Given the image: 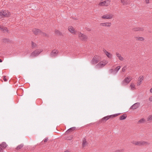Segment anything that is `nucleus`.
I'll return each instance as SVG.
<instances>
[{
  "label": "nucleus",
  "instance_id": "1",
  "mask_svg": "<svg viewBox=\"0 0 152 152\" xmlns=\"http://www.w3.org/2000/svg\"><path fill=\"white\" fill-rule=\"evenodd\" d=\"M119 115V114H116L114 115H107L105 116L102 118L101 120L99 121V122L104 123L106 121L111 118H113L116 117Z\"/></svg>",
  "mask_w": 152,
  "mask_h": 152
},
{
  "label": "nucleus",
  "instance_id": "2",
  "mask_svg": "<svg viewBox=\"0 0 152 152\" xmlns=\"http://www.w3.org/2000/svg\"><path fill=\"white\" fill-rule=\"evenodd\" d=\"M132 143L136 145H149L150 143L141 140L140 141H133Z\"/></svg>",
  "mask_w": 152,
  "mask_h": 152
},
{
  "label": "nucleus",
  "instance_id": "3",
  "mask_svg": "<svg viewBox=\"0 0 152 152\" xmlns=\"http://www.w3.org/2000/svg\"><path fill=\"white\" fill-rule=\"evenodd\" d=\"M10 15V13L7 10H2L0 12V16L2 18L9 17Z\"/></svg>",
  "mask_w": 152,
  "mask_h": 152
},
{
  "label": "nucleus",
  "instance_id": "4",
  "mask_svg": "<svg viewBox=\"0 0 152 152\" xmlns=\"http://www.w3.org/2000/svg\"><path fill=\"white\" fill-rule=\"evenodd\" d=\"M100 61V57L97 55L95 56L91 60V63L92 65L98 63Z\"/></svg>",
  "mask_w": 152,
  "mask_h": 152
},
{
  "label": "nucleus",
  "instance_id": "5",
  "mask_svg": "<svg viewBox=\"0 0 152 152\" xmlns=\"http://www.w3.org/2000/svg\"><path fill=\"white\" fill-rule=\"evenodd\" d=\"M132 79V78L131 77L129 76L126 77L122 82V85L123 86L127 85L130 82Z\"/></svg>",
  "mask_w": 152,
  "mask_h": 152
},
{
  "label": "nucleus",
  "instance_id": "6",
  "mask_svg": "<svg viewBox=\"0 0 152 152\" xmlns=\"http://www.w3.org/2000/svg\"><path fill=\"white\" fill-rule=\"evenodd\" d=\"M121 68L120 66L117 67L114 69H111L109 71V72L110 74H113V75L116 74Z\"/></svg>",
  "mask_w": 152,
  "mask_h": 152
},
{
  "label": "nucleus",
  "instance_id": "7",
  "mask_svg": "<svg viewBox=\"0 0 152 152\" xmlns=\"http://www.w3.org/2000/svg\"><path fill=\"white\" fill-rule=\"evenodd\" d=\"M58 51L57 50L54 49L52 50L50 54V56L52 57H55L57 56Z\"/></svg>",
  "mask_w": 152,
  "mask_h": 152
},
{
  "label": "nucleus",
  "instance_id": "8",
  "mask_svg": "<svg viewBox=\"0 0 152 152\" xmlns=\"http://www.w3.org/2000/svg\"><path fill=\"white\" fill-rule=\"evenodd\" d=\"M42 51L41 50H36L31 53L30 56L33 57L37 56H38Z\"/></svg>",
  "mask_w": 152,
  "mask_h": 152
},
{
  "label": "nucleus",
  "instance_id": "9",
  "mask_svg": "<svg viewBox=\"0 0 152 152\" xmlns=\"http://www.w3.org/2000/svg\"><path fill=\"white\" fill-rule=\"evenodd\" d=\"M79 37L80 39L82 41H86L87 39V37L86 35L80 33H79Z\"/></svg>",
  "mask_w": 152,
  "mask_h": 152
},
{
  "label": "nucleus",
  "instance_id": "10",
  "mask_svg": "<svg viewBox=\"0 0 152 152\" xmlns=\"http://www.w3.org/2000/svg\"><path fill=\"white\" fill-rule=\"evenodd\" d=\"M113 15L111 14H107L103 15L102 18L103 19H110L112 18Z\"/></svg>",
  "mask_w": 152,
  "mask_h": 152
},
{
  "label": "nucleus",
  "instance_id": "11",
  "mask_svg": "<svg viewBox=\"0 0 152 152\" xmlns=\"http://www.w3.org/2000/svg\"><path fill=\"white\" fill-rule=\"evenodd\" d=\"M140 105V103L139 102H137L135 103L133 105L130 107V109H132L133 110L136 109L139 107Z\"/></svg>",
  "mask_w": 152,
  "mask_h": 152
},
{
  "label": "nucleus",
  "instance_id": "12",
  "mask_svg": "<svg viewBox=\"0 0 152 152\" xmlns=\"http://www.w3.org/2000/svg\"><path fill=\"white\" fill-rule=\"evenodd\" d=\"M32 31L34 33L35 35H38L40 34H42L41 31L38 29L34 28Z\"/></svg>",
  "mask_w": 152,
  "mask_h": 152
},
{
  "label": "nucleus",
  "instance_id": "13",
  "mask_svg": "<svg viewBox=\"0 0 152 152\" xmlns=\"http://www.w3.org/2000/svg\"><path fill=\"white\" fill-rule=\"evenodd\" d=\"M111 23H103L100 24V26H103L110 27L111 25Z\"/></svg>",
  "mask_w": 152,
  "mask_h": 152
},
{
  "label": "nucleus",
  "instance_id": "14",
  "mask_svg": "<svg viewBox=\"0 0 152 152\" xmlns=\"http://www.w3.org/2000/svg\"><path fill=\"white\" fill-rule=\"evenodd\" d=\"M75 129L76 127H73L69 129L65 132V134H66L72 132Z\"/></svg>",
  "mask_w": 152,
  "mask_h": 152
},
{
  "label": "nucleus",
  "instance_id": "15",
  "mask_svg": "<svg viewBox=\"0 0 152 152\" xmlns=\"http://www.w3.org/2000/svg\"><path fill=\"white\" fill-rule=\"evenodd\" d=\"M121 1L124 5H127L129 4L130 0H121Z\"/></svg>",
  "mask_w": 152,
  "mask_h": 152
},
{
  "label": "nucleus",
  "instance_id": "16",
  "mask_svg": "<svg viewBox=\"0 0 152 152\" xmlns=\"http://www.w3.org/2000/svg\"><path fill=\"white\" fill-rule=\"evenodd\" d=\"M132 30L134 31H143L144 30V29L142 27H134Z\"/></svg>",
  "mask_w": 152,
  "mask_h": 152
},
{
  "label": "nucleus",
  "instance_id": "17",
  "mask_svg": "<svg viewBox=\"0 0 152 152\" xmlns=\"http://www.w3.org/2000/svg\"><path fill=\"white\" fill-rule=\"evenodd\" d=\"M105 64V63L104 64L103 62H100L96 66V67L97 68H99L104 66Z\"/></svg>",
  "mask_w": 152,
  "mask_h": 152
},
{
  "label": "nucleus",
  "instance_id": "18",
  "mask_svg": "<svg viewBox=\"0 0 152 152\" xmlns=\"http://www.w3.org/2000/svg\"><path fill=\"white\" fill-rule=\"evenodd\" d=\"M69 31L71 33L73 34L75 33V31L74 28L72 26H69L68 27Z\"/></svg>",
  "mask_w": 152,
  "mask_h": 152
},
{
  "label": "nucleus",
  "instance_id": "19",
  "mask_svg": "<svg viewBox=\"0 0 152 152\" xmlns=\"http://www.w3.org/2000/svg\"><path fill=\"white\" fill-rule=\"evenodd\" d=\"M108 1H104L102 2H100L99 4V5L100 6H107L108 5V4L107 3Z\"/></svg>",
  "mask_w": 152,
  "mask_h": 152
},
{
  "label": "nucleus",
  "instance_id": "20",
  "mask_svg": "<svg viewBox=\"0 0 152 152\" xmlns=\"http://www.w3.org/2000/svg\"><path fill=\"white\" fill-rule=\"evenodd\" d=\"M103 51L108 58H112V55L110 53H109L108 52L105 50H103Z\"/></svg>",
  "mask_w": 152,
  "mask_h": 152
},
{
  "label": "nucleus",
  "instance_id": "21",
  "mask_svg": "<svg viewBox=\"0 0 152 152\" xmlns=\"http://www.w3.org/2000/svg\"><path fill=\"white\" fill-rule=\"evenodd\" d=\"M0 29L3 31L4 32H8V30L6 27H4L3 26L0 25Z\"/></svg>",
  "mask_w": 152,
  "mask_h": 152
},
{
  "label": "nucleus",
  "instance_id": "22",
  "mask_svg": "<svg viewBox=\"0 0 152 152\" xmlns=\"http://www.w3.org/2000/svg\"><path fill=\"white\" fill-rule=\"evenodd\" d=\"M116 55L117 56V57L119 58V60L120 61H123L124 60L123 58L121 56V55L120 54H119L118 52L116 53Z\"/></svg>",
  "mask_w": 152,
  "mask_h": 152
},
{
  "label": "nucleus",
  "instance_id": "23",
  "mask_svg": "<svg viewBox=\"0 0 152 152\" xmlns=\"http://www.w3.org/2000/svg\"><path fill=\"white\" fill-rule=\"evenodd\" d=\"M88 144V142L86 141L85 138H84L83 140L82 147H84L86 146Z\"/></svg>",
  "mask_w": 152,
  "mask_h": 152
},
{
  "label": "nucleus",
  "instance_id": "24",
  "mask_svg": "<svg viewBox=\"0 0 152 152\" xmlns=\"http://www.w3.org/2000/svg\"><path fill=\"white\" fill-rule=\"evenodd\" d=\"M127 117L126 114H124L120 117V120H123L125 119Z\"/></svg>",
  "mask_w": 152,
  "mask_h": 152
},
{
  "label": "nucleus",
  "instance_id": "25",
  "mask_svg": "<svg viewBox=\"0 0 152 152\" xmlns=\"http://www.w3.org/2000/svg\"><path fill=\"white\" fill-rule=\"evenodd\" d=\"M73 137V135H70L69 136H67L65 137V138L66 139L68 140H72Z\"/></svg>",
  "mask_w": 152,
  "mask_h": 152
},
{
  "label": "nucleus",
  "instance_id": "26",
  "mask_svg": "<svg viewBox=\"0 0 152 152\" xmlns=\"http://www.w3.org/2000/svg\"><path fill=\"white\" fill-rule=\"evenodd\" d=\"M0 145V146H1L3 148H6L7 146V145L5 142H3Z\"/></svg>",
  "mask_w": 152,
  "mask_h": 152
},
{
  "label": "nucleus",
  "instance_id": "27",
  "mask_svg": "<svg viewBox=\"0 0 152 152\" xmlns=\"http://www.w3.org/2000/svg\"><path fill=\"white\" fill-rule=\"evenodd\" d=\"M23 146V144H21L20 145H19L16 148L17 150H19L21 149Z\"/></svg>",
  "mask_w": 152,
  "mask_h": 152
},
{
  "label": "nucleus",
  "instance_id": "28",
  "mask_svg": "<svg viewBox=\"0 0 152 152\" xmlns=\"http://www.w3.org/2000/svg\"><path fill=\"white\" fill-rule=\"evenodd\" d=\"M55 33L56 34L58 35H61V32L57 30H55Z\"/></svg>",
  "mask_w": 152,
  "mask_h": 152
},
{
  "label": "nucleus",
  "instance_id": "29",
  "mask_svg": "<svg viewBox=\"0 0 152 152\" xmlns=\"http://www.w3.org/2000/svg\"><path fill=\"white\" fill-rule=\"evenodd\" d=\"M137 40L140 41H143L144 40V38L142 37H135Z\"/></svg>",
  "mask_w": 152,
  "mask_h": 152
},
{
  "label": "nucleus",
  "instance_id": "30",
  "mask_svg": "<svg viewBox=\"0 0 152 152\" xmlns=\"http://www.w3.org/2000/svg\"><path fill=\"white\" fill-rule=\"evenodd\" d=\"M143 79L144 77L143 76H142L141 77L140 76L139 78L138 81H139L141 83V82L142 81V80H143Z\"/></svg>",
  "mask_w": 152,
  "mask_h": 152
},
{
  "label": "nucleus",
  "instance_id": "31",
  "mask_svg": "<svg viewBox=\"0 0 152 152\" xmlns=\"http://www.w3.org/2000/svg\"><path fill=\"white\" fill-rule=\"evenodd\" d=\"M130 86L131 87V89L132 90H133L135 89V85L133 83H131Z\"/></svg>",
  "mask_w": 152,
  "mask_h": 152
},
{
  "label": "nucleus",
  "instance_id": "32",
  "mask_svg": "<svg viewBox=\"0 0 152 152\" xmlns=\"http://www.w3.org/2000/svg\"><path fill=\"white\" fill-rule=\"evenodd\" d=\"M145 121V120L144 119L142 118L141 119H140V120L139 121L138 123H142L144 122Z\"/></svg>",
  "mask_w": 152,
  "mask_h": 152
},
{
  "label": "nucleus",
  "instance_id": "33",
  "mask_svg": "<svg viewBox=\"0 0 152 152\" xmlns=\"http://www.w3.org/2000/svg\"><path fill=\"white\" fill-rule=\"evenodd\" d=\"M36 43H34L33 42H31V45L32 48H34L36 47Z\"/></svg>",
  "mask_w": 152,
  "mask_h": 152
},
{
  "label": "nucleus",
  "instance_id": "34",
  "mask_svg": "<svg viewBox=\"0 0 152 152\" xmlns=\"http://www.w3.org/2000/svg\"><path fill=\"white\" fill-rule=\"evenodd\" d=\"M152 120V115L148 116V121H151Z\"/></svg>",
  "mask_w": 152,
  "mask_h": 152
},
{
  "label": "nucleus",
  "instance_id": "35",
  "mask_svg": "<svg viewBox=\"0 0 152 152\" xmlns=\"http://www.w3.org/2000/svg\"><path fill=\"white\" fill-rule=\"evenodd\" d=\"M126 66L124 67L122 69V72H125L126 71Z\"/></svg>",
  "mask_w": 152,
  "mask_h": 152
},
{
  "label": "nucleus",
  "instance_id": "36",
  "mask_svg": "<svg viewBox=\"0 0 152 152\" xmlns=\"http://www.w3.org/2000/svg\"><path fill=\"white\" fill-rule=\"evenodd\" d=\"M85 29H86V30L89 31H91V29L88 27H86Z\"/></svg>",
  "mask_w": 152,
  "mask_h": 152
},
{
  "label": "nucleus",
  "instance_id": "37",
  "mask_svg": "<svg viewBox=\"0 0 152 152\" xmlns=\"http://www.w3.org/2000/svg\"><path fill=\"white\" fill-rule=\"evenodd\" d=\"M3 80L5 82H6L7 81V80L6 78V76H3Z\"/></svg>",
  "mask_w": 152,
  "mask_h": 152
},
{
  "label": "nucleus",
  "instance_id": "38",
  "mask_svg": "<svg viewBox=\"0 0 152 152\" xmlns=\"http://www.w3.org/2000/svg\"><path fill=\"white\" fill-rule=\"evenodd\" d=\"M48 140V138L46 137L44 140V142H46Z\"/></svg>",
  "mask_w": 152,
  "mask_h": 152
},
{
  "label": "nucleus",
  "instance_id": "39",
  "mask_svg": "<svg viewBox=\"0 0 152 152\" xmlns=\"http://www.w3.org/2000/svg\"><path fill=\"white\" fill-rule=\"evenodd\" d=\"M123 151V150H118L115 151V152H122Z\"/></svg>",
  "mask_w": 152,
  "mask_h": 152
},
{
  "label": "nucleus",
  "instance_id": "40",
  "mask_svg": "<svg viewBox=\"0 0 152 152\" xmlns=\"http://www.w3.org/2000/svg\"><path fill=\"white\" fill-rule=\"evenodd\" d=\"M141 84V83L139 81H138V82L137 83V86H140Z\"/></svg>",
  "mask_w": 152,
  "mask_h": 152
},
{
  "label": "nucleus",
  "instance_id": "41",
  "mask_svg": "<svg viewBox=\"0 0 152 152\" xmlns=\"http://www.w3.org/2000/svg\"><path fill=\"white\" fill-rule=\"evenodd\" d=\"M149 99L150 101H151V102L152 101V96L150 97Z\"/></svg>",
  "mask_w": 152,
  "mask_h": 152
},
{
  "label": "nucleus",
  "instance_id": "42",
  "mask_svg": "<svg viewBox=\"0 0 152 152\" xmlns=\"http://www.w3.org/2000/svg\"><path fill=\"white\" fill-rule=\"evenodd\" d=\"M145 2L147 4L149 3V0H145Z\"/></svg>",
  "mask_w": 152,
  "mask_h": 152
},
{
  "label": "nucleus",
  "instance_id": "43",
  "mask_svg": "<svg viewBox=\"0 0 152 152\" xmlns=\"http://www.w3.org/2000/svg\"><path fill=\"white\" fill-rule=\"evenodd\" d=\"M43 35L45 36H48V35L45 33H42Z\"/></svg>",
  "mask_w": 152,
  "mask_h": 152
},
{
  "label": "nucleus",
  "instance_id": "44",
  "mask_svg": "<svg viewBox=\"0 0 152 152\" xmlns=\"http://www.w3.org/2000/svg\"><path fill=\"white\" fill-rule=\"evenodd\" d=\"M150 92L152 93V88L150 89Z\"/></svg>",
  "mask_w": 152,
  "mask_h": 152
},
{
  "label": "nucleus",
  "instance_id": "45",
  "mask_svg": "<svg viewBox=\"0 0 152 152\" xmlns=\"http://www.w3.org/2000/svg\"><path fill=\"white\" fill-rule=\"evenodd\" d=\"M64 152H70L69 151H65Z\"/></svg>",
  "mask_w": 152,
  "mask_h": 152
},
{
  "label": "nucleus",
  "instance_id": "46",
  "mask_svg": "<svg viewBox=\"0 0 152 152\" xmlns=\"http://www.w3.org/2000/svg\"><path fill=\"white\" fill-rule=\"evenodd\" d=\"M2 62V61L1 59L0 58V62Z\"/></svg>",
  "mask_w": 152,
  "mask_h": 152
},
{
  "label": "nucleus",
  "instance_id": "47",
  "mask_svg": "<svg viewBox=\"0 0 152 152\" xmlns=\"http://www.w3.org/2000/svg\"><path fill=\"white\" fill-rule=\"evenodd\" d=\"M43 141H42V142H41V143H43Z\"/></svg>",
  "mask_w": 152,
  "mask_h": 152
}]
</instances>
